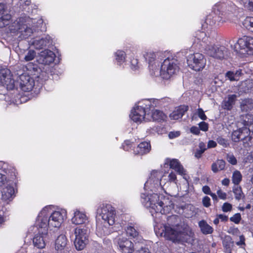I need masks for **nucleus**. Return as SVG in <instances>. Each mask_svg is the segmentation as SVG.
Masks as SVG:
<instances>
[{
  "label": "nucleus",
  "mask_w": 253,
  "mask_h": 253,
  "mask_svg": "<svg viewBox=\"0 0 253 253\" xmlns=\"http://www.w3.org/2000/svg\"><path fill=\"white\" fill-rule=\"evenodd\" d=\"M203 206H211V199L208 196H205L202 200Z\"/></svg>",
  "instance_id": "nucleus-54"
},
{
  "label": "nucleus",
  "mask_w": 253,
  "mask_h": 253,
  "mask_svg": "<svg viewBox=\"0 0 253 253\" xmlns=\"http://www.w3.org/2000/svg\"><path fill=\"white\" fill-rule=\"evenodd\" d=\"M199 226L201 232L205 235L211 234L213 232V228L209 225L205 220H201L199 222Z\"/></svg>",
  "instance_id": "nucleus-26"
},
{
  "label": "nucleus",
  "mask_w": 253,
  "mask_h": 253,
  "mask_svg": "<svg viewBox=\"0 0 253 253\" xmlns=\"http://www.w3.org/2000/svg\"><path fill=\"white\" fill-rule=\"evenodd\" d=\"M33 44L36 46L37 48L42 49L46 45V41L43 38L39 40L34 41Z\"/></svg>",
  "instance_id": "nucleus-37"
},
{
  "label": "nucleus",
  "mask_w": 253,
  "mask_h": 253,
  "mask_svg": "<svg viewBox=\"0 0 253 253\" xmlns=\"http://www.w3.org/2000/svg\"><path fill=\"white\" fill-rule=\"evenodd\" d=\"M67 239L64 235H59L55 242V249L58 253H62L64 252L67 245Z\"/></svg>",
  "instance_id": "nucleus-16"
},
{
  "label": "nucleus",
  "mask_w": 253,
  "mask_h": 253,
  "mask_svg": "<svg viewBox=\"0 0 253 253\" xmlns=\"http://www.w3.org/2000/svg\"><path fill=\"white\" fill-rule=\"evenodd\" d=\"M214 13L215 14V15L212 17V24H215L217 22L218 23V24H219V23H222L226 21V20L225 19H223V17L222 16V15H223L222 13L221 14V16L217 15L215 11V8H214Z\"/></svg>",
  "instance_id": "nucleus-35"
},
{
  "label": "nucleus",
  "mask_w": 253,
  "mask_h": 253,
  "mask_svg": "<svg viewBox=\"0 0 253 253\" xmlns=\"http://www.w3.org/2000/svg\"><path fill=\"white\" fill-rule=\"evenodd\" d=\"M152 216H154L155 213L160 212L162 214H165V210L163 207H147Z\"/></svg>",
  "instance_id": "nucleus-34"
},
{
  "label": "nucleus",
  "mask_w": 253,
  "mask_h": 253,
  "mask_svg": "<svg viewBox=\"0 0 253 253\" xmlns=\"http://www.w3.org/2000/svg\"><path fill=\"white\" fill-rule=\"evenodd\" d=\"M199 147L200 148L199 150H203V152H205L207 148L206 147V145L204 142H200L199 144Z\"/></svg>",
  "instance_id": "nucleus-63"
},
{
  "label": "nucleus",
  "mask_w": 253,
  "mask_h": 253,
  "mask_svg": "<svg viewBox=\"0 0 253 253\" xmlns=\"http://www.w3.org/2000/svg\"><path fill=\"white\" fill-rule=\"evenodd\" d=\"M206 51L209 56L218 59H224L229 53L228 49L223 45L209 46L206 48Z\"/></svg>",
  "instance_id": "nucleus-9"
},
{
  "label": "nucleus",
  "mask_w": 253,
  "mask_h": 253,
  "mask_svg": "<svg viewBox=\"0 0 253 253\" xmlns=\"http://www.w3.org/2000/svg\"><path fill=\"white\" fill-rule=\"evenodd\" d=\"M190 132L193 134L199 135L200 133L199 127L196 126H192L190 129Z\"/></svg>",
  "instance_id": "nucleus-51"
},
{
  "label": "nucleus",
  "mask_w": 253,
  "mask_h": 253,
  "mask_svg": "<svg viewBox=\"0 0 253 253\" xmlns=\"http://www.w3.org/2000/svg\"><path fill=\"white\" fill-rule=\"evenodd\" d=\"M48 219L50 225L54 227H58L63 220V216L59 211H54L50 215Z\"/></svg>",
  "instance_id": "nucleus-18"
},
{
  "label": "nucleus",
  "mask_w": 253,
  "mask_h": 253,
  "mask_svg": "<svg viewBox=\"0 0 253 253\" xmlns=\"http://www.w3.org/2000/svg\"><path fill=\"white\" fill-rule=\"evenodd\" d=\"M152 118L155 121L163 122L166 121L167 116L163 111L155 109L152 113Z\"/></svg>",
  "instance_id": "nucleus-24"
},
{
  "label": "nucleus",
  "mask_w": 253,
  "mask_h": 253,
  "mask_svg": "<svg viewBox=\"0 0 253 253\" xmlns=\"http://www.w3.org/2000/svg\"><path fill=\"white\" fill-rule=\"evenodd\" d=\"M243 109L246 110V111L248 110H251L253 108V103L251 102L247 104L246 103H244L242 105Z\"/></svg>",
  "instance_id": "nucleus-53"
},
{
  "label": "nucleus",
  "mask_w": 253,
  "mask_h": 253,
  "mask_svg": "<svg viewBox=\"0 0 253 253\" xmlns=\"http://www.w3.org/2000/svg\"><path fill=\"white\" fill-rule=\"evenodd\" d=\"M6 181V176L4 174L0 173V186L4 185Z\"/></svg>",
  "instance_id": "nucleus-58"
},
{
  "label": "nucleus",
  "mask_w": 253,
  "mask_h": 253,
  "mask_svg": "<svg viewBox=\"0 0 253 253\" xmlns=\"http://www.w3.org/2000/svg\"><path fill=\"white\" fill-rule=\"evenodd\" d=\"M247 2L244 6L249 10L253 11V1L249 0Z\"/></svg>",
  "instance_id": "nucleus-56"
},
{
  "label": "nucleus",
  "mask_w": 253,
  "mask_h": 253,
  "mask_svg": "<svg viewBox=\"0 0 253 253\" xmlns=\"http://www.w3.org/2000/svg\"><path fill=\"white\" fill-rule=\"evenodd\" d=\"M15 196V190L12 186L7 185L2 188L1 199L7 204L12 201Z\"/></svg>",
  "instance_id": "nucleus-15"
},
{
  "label": "nucleus",
  "mask_w": 253,
  "mask_h": 253,
  "mask_svg": "<svg viewBox=\"0 0 253 253\" xmlns=\"http://www.w3.org/2000/svg\"><path fill=\"white\" fill-rule=\"evenodd\" d=\"M218 198L222 200H225L227 198V194L225 192H223L222 190L219 189L217 191Z\"/></svg>",
  "instance_id": "nucleus-50"
},
{
  "label": "nucleus",
  "mask_w": 253,
  "mask_h": 253,
  "mask_svg": "<svg viewBox=\"0 0 253 253\" xmlns=\"http://www.w3.org/2000/svg\"><path fill=\"white\" fill-rule=\"evenodd\" d=\"M241 130L238 129V130H235L232 132V139L233 141L238 142L240 141V135Z\"/></svg>",
  "instance_id": "nucleus-39"
},
{
  "label": "nucleus",
  "mask_w": 253,
  "mask_h": 253,
  "mask_svg": "<svg viewBox=\"0 0 253 253\" xmlns=\"http://www.w3.org/2000/svg\"><path fill=\"white\" fill-rule=\"evenodd\" d=\"M189 107L187 105H180L169 115L171 120H177L181 119L185 112L188 110Z\"/></svg>",
  "instance_id": "nucleus-17"
},
{
  "label": "nucleus",
  "mask_w": 253,
  "mask_h": 253,
  "mask_svg": "<svg viewBox=\"0 0 253 253\" xmlns=\"http://www.w3.org/2000/svg\"><path fill=\"white\" fill-rule=\"evenodd\" d=\"M235 50L241 55H253V38L244 36L239 38L235 45Z\"/></svg>",
  "instance_id": "nucleus-4"
},
{
  "label": "nucleus",
  "mask_w": 253,
  "mask_h": 253,
  "mask_svg": "<svg viewBox=\"0 0 253 253\" xmlns=\"http://www.w3.org/2000/svg\"><path fill=\"white\" fill-rule=\"evenodd\" d=\"M168 177L169 181L174 182L175 183H176L177 176L176 173L174 172H170L169 174Z\"/></svg>",
  "instance_id": "nucleus-48"
},
{
  "label": "nucleus",
  "mask_w": 253,
  "mask_h": 253,
  "mask_svg": "<svg viewBox=\"0 0 253 253\" xmlns=\"http://www.w3.org/2000/svg\"><path fill=\"white\" fill-rule=\"evenodd\" d=\"M216 141L219 145H222L224 147H227L229 145L228 140L221 136L218 137Z\"/></svg>",
  "instance_id": "nucleus-42"
},
{
  "label": "nucleus",
  "mask_w": 253,
  "mask_h": 253,
  "mask_svg": "<svg viewBox=\"0 0 253 253\" xmlns=\"http://www.w3.org/2000/svg\"><path fill=\"white\" fill-rule=\"evenodd\" d=\"M237 98V95L235 94L228 95L227 100H224L222 102V107L224 110L230 111L233 108Z\"/></svg>",
  "instance_id": "nucleus-22"
},
{
  "label": "nucleus",
  "mask_w": 253,
  "mask_h": 253,
  "mask_svg": "<svg viewBox=\"0 0 253 253\" xmlns=\"http://www.w3.org/2000/svg\"><path fill=\"white\" fill-rule=\"evenodd\" d=\"M169 165L170 169H174L179 174H185L184 168L177 159H173L170 160Z\"/></svg>",
  "instance_id": "nucleus-23"
},
{
  "label": "nucleus",
  "mask_w": 253,
  "mask_h": 253,
  "mask_svg": "<svg viewBox=\"0 0 253 253\" xmlns=\"http://www.w3.org/2000/svg\"><path fill=\"white\" fill-rule=\"evenodd\" d=\"M178 60L173 57H168L161 64L160 76L165 80L169 79L179 71Z\"/></svg>",
  "instance_id": "nucleus-3"
},
{
  "label": "nucleus",
  "mask_w": 253,
  "mask_h": 253,
  "mask_svg": "<svg viewBox=\"0 0 253 253\" xmlns=\"http://www.w3.org/2000/svg\"><path fill=\"white\" fill-rule=\"evenodd\" d=\"M76 238L75 246L78 251L83 250L88 242L89 231L87 228H76L75 229Z\"/></svg>",
  "instance_id": "nucleus-7"
},
{
  "label": "nucleus",
  "mask_w": 253,
  "mask_h": 253,
  "mask_svg": "<svg viewBox=\"0 0 253 253\" xmlns=\"http://www.w3.org/2000/svg\"><path fill=\"white\" fill-rule=\"evenodd\" d=\"M217 146V143L215 141L212 140H210L208 141L207 144L208 148H215Z\"/></svg>",
  "instance_id": "nucleus-55"
},
{
  "label": "nucleus",
  "mask_w": 253,
  "mask_h": 253,
  "mask_svg": "<svg viewBox=\"0 0 253 253\" xmlns=\"http://www.w3.org/2000/svg\"><path fill=\"white\" fill-rule=\"evenodd\" d=\"M243 124L245 127L249 126L248 128H251V126L253 124V115L247 114L243 116Z\"/></svg>",
  "instance_id": "nucleus-31"
},
{
  "label": "nucleus",
  "mask_w": 253,
  "mask_h": 253,
  "mask_svg": "<svg viewBox=\"0 0 253 253\" xmlns=\"http://www.w3.org/2000/svg\"><path fill=\"white\" fill-rule=\"evenodd\" d=\"M243 26L251 32L253 30V17L248 16L243 22Z\"/></svg>",
  "instance_id": "nucleus-30"
},
{
  "label": "nucleus",
  "mask_w": 253,
  "mask_h": 253,
  "mask_svg": "<svg viewBox=\"0 0 253 253\" xmlns=\"http://www.w3.org/2000/svg\"><path fill=\"white\" fill-rule=\"evenodd\" d=\"M228 232L233 234H238L239 232V230L238 228H230Z\"/></svg>",
  "instance_id": "nucleus-64"
},
{
  "label": "nucleus",
  "mask_w": 253,
  "mask_h": 253,
  "mask_svg": "<svg viewBox=\"0 0 253 253\" xmlns=\"http://www.w3.org/2000/svg\"><path fill=\"white\" fill-rule=\"evenodd\" d=\"M233 191L234 193L235 198L238 200L243 199L244 198L245 196L241 186L239 185L234 186L233 187Z\"/></svg>",
  "instance_id": "nucleus-32"
},
{
  "label": "nucleus",
  "mask_w": 253,
  "mask_h": 253,
  "mask_svg": "<svg viewBox=\"0 0 253 253\" xmlns=\"http://www.w3.org/2000/svg\"><path fill=\"white\" fill-rule=\"evenodd\" d=\"M98 212L104 220V223L113 225L115 223V211L113 207H100Z\"/></svg>",
  "instance_id": "nucleus-10"
},
{
  "label": "nucleus",
  "mask_w": 253,
  "mask_h": 253,
  "mask_svg": "<svg viewBox=\"0 0 253 253\" xmlns=\"http://www.w3.org/2000/svg\"><path fill=\"white\" fill-rule=\"evenodd\" d=\"M117 243L122 253H133L135 251L133 243L126 238H119Z\"/></svg>",
  "instance_id": "nucleus-11"
},
{
  "label": "nucleus",
  "mask_w": 253,
  "mask_h": 253,
  "mask_svg": "<svg viewBox=\"0 0 253 253\" xmlns=\"http://www.w3.org/2000/svg\"><path fill=\"white\" fill-rule=\"evenodd\" d=\"M163 231L164 237L173 242H188L194 235L190 227L175 215L169 216L168 223L164 226Z\"/></svg>",
  "instance_id": "nucleus-1"
},
{
  "label": "nucleus",
  "mask_w": 253,
  "mask_h": 253,
  "mask_svg": "<svg viewBox=\"0 0 253 253\" xmlns=\"http://www.w3.org/2000/svg\"><path fill=\"white\" fill-rule=\"evenodd\" d=\"M87 220L86 215L80 211H77L74 213V216L72 218V222L75 224H81Z\"/></svg>",
  "instance_id": "nucleus-25"
},
{
  "label": "nucleus",
  "mask_w": 253,
  "mask_h": 253,
  "mask_svg": "<svg viewBox=\"0 0 253 253\" xmlns=\"http://www.w3.org/2000/svg\"><path fill=\"white\" fill-rule=\"evenodd\" d=\"M142 101H148L150 102V106L149 107L148 106L147 107L149 108V109H148L149 112L151 110V109L159 107L160 106V100L159 99L151 98L144 99Z\"/></svg>",
  "instance_id": "nucleus-33"
},
{
  "label": "nucleus",
  "mask_w": 253,
  "mask_h": 253,
  "mask_svg": "<svg viewBox=\"0 0 253 253\" xmlns=\"http://www.w3.org/2000/svg\"><path fill=\"white\" fill-rule=\"evenodd\" d=\"M50 225L47 217H43L39 219L38 225V233L42 235H48V227Z\"/></svg>",
  "instance_id": "nucleus-21"
},
{
  "label": "nucleus",
  "mask_w": 253,
  "mask_h": 253,
  "mask_svg": "<svg viewBox=\"0 0 253 253\" xmlns=\"http://www.w3.org/2000/svg\"><path fill=\"white\" fill-rule=\"evenodd\" d=\"M225 77L231 82L239 81V79L235 77L234 73L233 71H227L225 74Z\"/></svg>",
  "instance_id": "nucleus-43"
},
{
  "label": "nucleus",
  "mask_w": 253,
  "mask_h": 253,
  "mask_svg": "<svg viewBox=\"0 0 253 253\" xmlns=\"http://www.w3.org/2000/svg\"><path fill=\"white\" fill-rule=\"evenodd\" d=\"M150 102L148 101H141L138 103V105L134 107L130 114L131 119L135 123L141 122L145 118L150 106Z\"/></svg>",
  "instance_id": "nucleus-5"
},
{
  "label": "nucleus",
  "mask_w": 253,
  "mask_h": 253,
  "mask_svg": "<svg viewBox=\"0 0 253 253\" xmlns=\"http://www.w3.org/2000/svg\"><path fill=\"white\" fill-rule=\"evenodd\" d=\"M227 161L233 165H235L237 163V161L233 155H228L227 157Z\"/></svg>",
  "instance_id": "nucleus-46"
},
{
  "label": "nucleus",
  "mask_w": 253,
  "mask_h": 253,
  "mask_svg": "<svg viewBox=\"0 0 253 253\" xmlns=\"http://www.w3.org/2000/svg\"><path fill=\"white\" fill-rule=\"evenodd\" d=\"M55 54L50 50L45 49L41 52L40 59L45 65H49L54 61Z\"/></svg>",
  "instance_id": "nucleus-19"
},
{
  "label": "nucleus",
  "mask_w": 253,
  "mask_h": 253,
  "mask_svg": "<svg viewBox=\"0 0 253 253\" xmlns=\"http://www.w3.org/2000/svg\"><path fill=\"white\" fill-rule=\"evenodd\" d=\"M203 192L207 195H210L211 193V191L210 187L207 185H205L202 188Z\"/></svg>",
  "instance_id": "nucleus-59"
},
{
  "label": "nucleus",
  "mask_w": 253,
  "mask_h": 253,
  "mask_svg": "<svg viewBox=\"0 0 253 253\" xmlns=\"http://www.w3.org/2000/svg\"><path fill=\"white\" fill-rule=\"evenodd\" d=\"M19 87L24 92L31 91L34 86V81L29 76L21 75L19 77Z\"/></svg>",
  "instance_id": "nucleus-12"
},
{
  "label": "nucleus",
  "mask_w": 253,
  "mask_h": 253,
  "mask_svg": "<svg viewBox=\"0 0 253 253\" xmlns=\"http://www.w3.org/2000/svg\"><path fill=\"white\" fill-rule=\"evenodd\" d=\"M0 83L7 90H13L15 88V81L9 69L3 68L0 70Z\"/></svg>",
  "instance_id": "nucleus-8"
},
{
  "label": "nucleus",
  "mask_w": 253,
  "mask_h": 253,
  "mask_svg": "<svg viewBox=\"0 0 253 253\" xmlns=\"http://www.w3.org/2000/svg\"><path fill=\"white\" fill-rule=\"evenodd\" d=\"M36 55V52L34 50H30L28 51L27 54L24 57V60L26 61H30L33 60Z\"/></svg>",
  "instance_id": "nucleus-38"
},
{
  "label": "nucleus",
  "mask_w": 253,
  "mask_h": 253,
  "mask_svg": "<svg viewBox=\"0 0 253 253\" xmlns=\"http://www.w3.org/2000/svg\"><path fill=\"white\" fill-rule=\"evenodd\" d=\"M138 60L137 59H133L131 61V68L132 70H136L138 68Z\"/></svg>",
  "instance_id": "nucleus-52"
},
{
  "label": "nucleus",
  "mask_w": 253,
  "mask_h": 253,
  "mask_svg": "<svg viewBox=\"0 0 253 253\" xmlns=\"http://www.w3.org/2000/svg\"><path fill=\"white\" fill-rule=\"evenodd\" d=\"M97 231L99 233H100V235H105L108 233L107 228L106 227H105V229L102 228V229L101 230V227L100 226H98Z\"/></svg>",
  "instance_id": "nucleus-57"
},
{
  "label": "nucleus",
  "mask_w": 253,
  "mask_h": 253,
  "mask_svg": "<svg viewBox=\"0 0 253 253\" xmlns=\"http://www.w3.org/2000/svg\"><path fill=\"white\" fill-rule=\"evenodd\" d=\"M187 62L189 67L196 71L203 70L206 64V59L204 55L199 52L189 55Z\"/></svg>",
  "instance_id": "nucleus-6"
},
{
  "label": "nucleus",
  "mask_w": 253,
  "mask_h": 253,
  "mask_svg": "<svg viewBox=\"0 0 253 253\" xmlns=\"http://www.w3.org/2000/svg\"><path fill=\"white\" fill-rule=\"evenodd\" d=\"M225 167V162L223 160H217L211 165V170L214 173L223 170Z\"/></svg>",
  "instance_id": "nucleus-27"
},
{
  "label": "nucleus",
  "mask_w": 253,
  "mask_h": 253,
  "mask_svg": "<svg viewBox=\"0 0 253 253\" xmlns=\"http://www.w3.org/2000/svg\"><path fill=\"white\" fill-rule=\"evenodd\" d=\"M151 150V145L150 142L144 141L141 142L133 149V154L137 156H143L148 154Z\"/></svg>",
  "instance_id": "nucleus-14"
},
{
  "label": "nucleus",
  "mask_w": 253,
  "mask_h": 253,
  "mask_svg": "<svg viewBox=\"0 0 253 253\" xmlns=\"http://www.w3.org/2000/svg\"><path fill=\"white\" fill-rule=\"evenodd\" d=\"M198 117L202 120L205 121L207 119V117L205 115L204 111L202 108L198 109Z\"/></svg>",
  "instance_id": "nucleus-49"
},
{
  "label": "nucleus",
  "mask_w": 253,
  "mask_h": 253,
  "mask_svg": "<svg viewBox=\"0 0 253 253\" xmlns=\"http://www.w3.org/2000/svg\"><path fill=\"white\" fill-rule=\"evenodd\" d=\"M132 142L129 140H126L123 143L122 147L125 151H128L132 147Z\"/></svg>",
  "instance_id": "nucleus-41"
},
{
  "label": "nucleus",
  "mask_w": 253,
  "mask_h": 253,
  "mask_svg": "<svg viewBox=\"0 0 253 253\" xmlns=\"http://www.w3.org/2000/svg\"><path fill=\"white\" fill-rule=\"evenodd\" d=\"M140 198L142 204L145 206H174L169 197L163 194L142 193Z\"/></svg>",
  "instance_id": "nucleus-2"
},
{
  "label": "nucleus",
  "mask_w": 253,
  "mask_h": 253,
  "mask_svg": "<svg viewBox=\"0 0 253 253\" xmlns=\"http://www.w3.org/2000/svg\"><path fill=\"white\" fill-rule=\"evenodd\" d=\"M241 130L240 141H243L245 147L253 146V135L250 128L247 127L240 128Z\"/></svg>",
  "instance_id": "nucleus-13"
},
{
  "label": "nucleus",
  "mask_w": 253,
  "mask_h": 253,
  "mask_svg": "<svg viewBox=\"0 0 253 253\" xmlns=\"http://www.w3.org/2000/svg\"><path fill=\"white\" fill-rule=\"evenodd\" d=\"M126 234L130 237L135 238L138 236V232L132 226H129L126 229Z\"/></svg>",
  "instance_id": "nucleus-36"
},
{
  "label": "nucleus",
  "mask_w": 253,
  "mask_h": 253,
  "mask_svg": "<svg viewBox=\"0 0 253 253\" xmlns=\"http://www.w3.org/2000/svg\"><path fill=\"white\" fill-rule=\"evenodd\" d=\"M242 179V175L239 170H235L233 172L232 176V182L234 184V186L239 185Z\"/></svg>",
  "instance_id": "nucleus-29"
},
{
  "label": "nucleus",
  "mask_w": 253,
  "mask_h": 253,
  "mask_svg": "<svg viewBox=\"0 0 253 253\" xmlns=\"http://www.w3.org/2000/svg\"><path fill=\"white\" fill-rule=\"evenodd\" d=\"M206 36V34L204 32L198 31L196 34L195 38L199 41H203Z\"/></svg>",
  "instance_id": "nucleus-45"
},
{
  "label": "nucleus",
  "mask_w": 253,
  "mask_h": 253,
  "mask_svg": "<svg viewBox=\"0 0 253 253\" xmlns=\"http://www.w3.org/2000/svg\"><path fill=\"white\" fill-rule=\"evenodd\" d=\"M199 126L200 130L203 131H207L209 129V124L204 122L202 121L199 124Z\"/></svg>",
  "instance_id": "nucleus-44"
},
{
  "label": "nucleus",
  "mask_w": 253,
  "mask_h": 253,
  "mask_svg": "<svg viewBox=\"0 0 253 253\" xmlns=\"http://www.w3.org/2000/svg\"><path fill=\"white\" fill-rule=\"evenodd\" d=\"M241 219V215L240 213H236L232 217L230 218V220L234 223L238 224L239 223Z\"/></svg>",
  "instance_id": "nucleus-47"
},
{
  "label": "nucleus",
  "mask_w": 253,
  "mask_h": 253,
  "mask_svg": "<svg viewBox=\"0 0 253 253\" xmlns=\"http://www.w3.org/2000/svg\"><path fill=\"white\" fill-rule=\"evenodd\" d=\"M204 152H203V150H196V152H195L194 156L197 159H199L202 157V155L203 153H204Z\"/></svg>",
  "instance_id": "nucleus-60"
},
{
  "label": "nucleus",
  "mask_w": 253,
  "mask_h": 253,
  "mask_svg": "<svg viewBox=\"0 0 253 253\" xmlns=\"http://www.w3.org/2000/svg\"><path fill=\"white\" fill-rule=\"evenodd\" d=\"M116 60L119 65H121L125 61L126 54L123 50H118L115 52Z\"/></svg>",
  "instance_id": "nucleus-28"
},
{
  "label": "nucleus",
  "mask_w": 253,
  "mask_h": 253,
  "mask_svg": "<svg viewBox=\"0 0 253 253\" xmlns=\"http://www.w3.org/2000/svg\"><path fill=\"white\" fill-rule=\"evenodd\" d=\"M48 235H42L40 233L36 234L33 238V242L35 247L39 249H43L45 246V242L48 238Z\"/></svg>",
  "instance_id": "nucleus-20"
},
{
  "label": "nucleus",
  "mask_w": 253,
  "mask_h": 253,
  "mask_svg": "<svg viewBox=\"0 0 253 253\" xmlns=\"http://www.w3.org/2000/svg\"><path fill=\"white\" fill-rule=\"evenodd\" d=\"M26 68L28 71L37 72L38 70V65L37 64L30 62L26 65Z\"/></svg>",
  "instance_id": "nucleus-40"
},
{
  "label": "nucleus",
  "mask_w": 253,
  "mask_h": 253,
  "mask_svg": "<svg viewBox=\"0 0 253 253\" xmlns=\"http://www.w3.org/2000/svg\"><path fill=\"white\" fill-rule=\"evenodd\" d=\"M240 241L236 243V244L238 246L245 245V237L243 235H241L239 237Z\"/></svg>",
  "instance_id": "nucleus-61"
},
{
  "label": "nucleus",
  "mask_w": 253,
  "mask_h": 253,
  "mask_svg": "<svg viewBox=\"0 0 253 253\" xmlns=\"http://www.w3.org/2000/svg\"><path fill=\"white\" fill-rule=\"evenodd\" d=\"M136 253H150V252L147 248H141L140 250L137 251Z\"/></svg>",
  "instance_id": "nucleus-62"
}]
</instances>
